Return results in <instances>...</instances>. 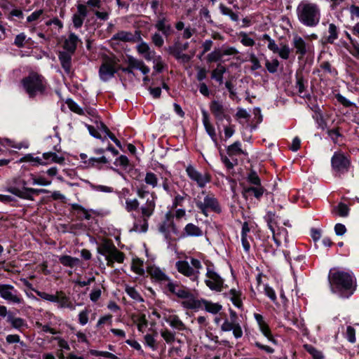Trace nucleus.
<instances>
[{
	"mask_svg": "<svg viewBox=\"0 0 359 359\" xmlns=\"http://www.w3.org/2000/svg\"><path fill=\"white\" fill-rule=\"evenodd\" d=\"M329 283L332 292L342 298H348L355 290L353 277L352 273L348 271L331 269L329 274Z\"/></svg>",
	"mask_w": 359,
	"mask_h": 359,
	"instance_id": "1",
	"label": "nucleus"
},
{
	"mask_svg": "<svg viewBox=\"0 0 359 359\" xmlns=\"http://www.w3.org/2000/svg\"><path fill=\"white\" fill-rule=\"evenodd\" d=\"M137 195L140 198H146V202L140 207V216L132 213L134 218L133 226L131 231L137 233H145L148 229V219L154 214L156 208V196L148 192L138 190Z\"/></svg>",
	"mask_w": 359,
	"mask_h": 359,
	"instance_id": "2",
	"label": "nucleus"
},
{
	"mask_svg": "<svg viewBox=\"0 0 359 359\" xmlns=\"http://www.w3.org/2000/svg\"><path fill=\"white\" fill-rule=\"evenodd\" d=\"M296 13L299 22L307 27H315L320 21L321 11L319 5L309 0H302L299 3Z\"/></svg>",
	"mask_w": 359,
	"mask_h": 359,
	"instance_id": "3",
	"label": "nucleus"
},
{
	"mask_svg": "<svg viewBox=\"0 0 359 359\" xmlns=\"http://www.w3.org/2000/svg\"><path fill=\"white\" fill-rule=\"evenodd\" d=\"M29 185H32V180L29 178L28 175L27 180H20L19 183H16L15 185L8 187L7 188V191L22 199L29 201H34V194L49 193L48 189L29 188L27 187Z\"/></svg>",
	"mask_w": 359,
	"mask_h": 359,
	"instance_id": "4",
	"label": "nucleus"
},
{
	"mask_svg": "<svg viewBox=\"0 0 359 359\" xmlns=\"http://www.w3.org/2000/svg\"><path fill=\"white\" fill-rule=\"evenodd\" d=\"M175 267L180 273L198 284L200 271L203 268L200 260L194 257L186 260H179L175 263Z\"/></svg>",
	"mask_w": 359,
	"mask_h": 359,
	"instance_id": "5",
	"label": "nucleus"
},
{
	"mask_svg": "<svg viewBox=\"0 0 359 359\" xmlns=\"http://www.w3.org/2000/svg\"><path fill=\"white\" fill-rule=\"evenodd\" d=\"M22 83L29 97L43 95L47 88V83L44 78L36 74H32L25 77Z\"/></svg>",
	"mask_w": 359,
	"mask_h": 359,
	"instance_id": "6",
	"label": "nucleus"
},
{
	"mask_svg": "<svg viewBox=\"0 0 359 359\" xmlns=\"http://www.w3.org/2000/svg\"><path fill=\"white\" fill-rule=\"evenodd\" d=\"M119 60L114 55H104L99 69V77L104 81L111 79L119 70Z\"/></svg>",
	"mask_w": 359,
	"mask_h": 359,
	"instance_id": "7",
	"label": "nucleus"
},
{
	"mask_svg": "<svg viewBox=\"0 0 359 359\" xmlns=\"http://www.w3.org/2000/svg\"><path fill=\"white\" fill-rule=\"evenodd\" d=\"M98 252L105 257L109 266H112L114 262L122 263L124 260L123 253L118 250L111 242H103L98 248Z\"/></svg>",
	"mask_w": 359,
	"mask_h": 359,
	"instance_id": "8",
	"label": "nucleus"
},
{
	"mask_svg": "<svg viewBox=\"0 0 359 359\" xmlns=\"http://www.w3.org/2000/svg\"><path fill=\"white\" fill-rule=\"evenodd\" d=\"M221 330L223 332L232 331L236 339L242 337L243 330L236 311L231 309H229V318L224 320L221 325Z\"/></svg>",
	"mask_w": 359,
	"mask_h": 359,
	"instance_id": "9",
	"label": "nucleus"
},
{
	"mask_svg": "<svg viewBox=\"0 0 359 359\" xmlns=\"http://www.w3.org/2000/svg\"><path fill=\"white\" fill-rule=\"evenodd\" d=\"M265 219L267 222L268 226L273 234V239L277 246H280L283 241L287 242V231L284 227H280L276 225L275 222V215H266Z\"/></svg>",
	"mask_w": 359,
	"mask_h": 359,
	"instance_id": "10",
	"label": "nucleus"
},
{
	"mask_svg": "<svg viewBox=\"0 0 359 359\" xmlns=\"http://www.w3.org/2000/svg\"><path fill=\"white\" fill-rule=\"evenodd\" d=\"M127 67H120L123 72L127 74L134 75V70H139L142 74H148L150 72V68L142 60L137 59L132 55H128L126 60Z\"/></svg>",
	"mask_w": 359,
	"mask_h": 359,
	"instance_id": "11",
	"label": "nucleus"
},
{
	"mask_svg": "<svg viewBox=\"0 0 359 359\" xmlns=\"http://www.w3.org/2000/svg\"><path fill=\"white\" fill-rule=\"evenodd\" d=\"M186 172L189 178L195 182L199 188H204L211 180V176L209 173L199 172L191 164H189L186 167Z\"/></svg>",
	"mask_w": 359,
	"mask_h": 359,
	"instance_id": "12",
	"label": "nucleus"
},
{
	"mask_svg": "<svg viewBox=\"0 0 359 359\" xmlns=\"http://www.w3.org/2000/svg\"><path fill=\"white\" fill-rule=\"evenodd\" d=\"M196 206L205 216L208 215V212L210 210L215 212H221V208L217 199L211 194L206 195L203 201H198Z\"/></svg>",
	"mask_w": 359,
	"mask_h": 359,
	"instance_id": "13",
	"label": "nucleus"
},
{
	"mask_svg": "<svg viewBox=\"0 0 359 359\" xmlns=\"http://www.w3.org/2000/svg\"><path fill=\"white\" fill-rule=\"evenodd\" d=\"M0 297L8 302L13 304H23L24 300L18 290L8 284H0Z\"/></svg>",
	"mask_w": 359,
	"mask_h": 359,
	"instance_id": "14",
	"label": "nucleus"
},
{
	"mask_svg": "<svg viewBox=\"0 0 359 359\" xmlns=\"http://www.w3.org/2000/svg\"><path fill=\"white\" fill-rule=\"evenodd\" d=\"M205 285L213 291L221 292L224 285V279L212 267H207Z\"/></svg>",
	"mask_w": 359,
	"mask_h": 359,
	"instance_id": "15",
	"label": "nucleus"
},
{
	"mask_svg": "<svg viewBox=\"0 0 359 359\" xmlns=\"http://www.w3.org/2000/svg\"><path fill=\"white\" fill-rule=\"evenodd\" d=\"M331 163L334 170L339 175L348 172L351 166L350 160L341 153H334Z\"/></svg>",
	"mask_w": 359,
	"mask_h": 359,
	"instance_id": "16",
	"label": "nucleus"
},
{
	"mask_svg": "<svg viewBox=\"0 0 359 359\" xmlns=\"http://www.w3.org/2000/svg\"><path fill=\"white\" fill-rule=\"evenodd\" d=\"M292 45L299 60L302 59L311 50V46L308 44L302 37L297 34L293 36Z\"/></svg>",
	"mask_w": 359,
	"mask_h": 359,
	"instance_id": "17",
	"label": "nucleus"
},
{
	"mask_svg": "<svg viewBox=\"0 0 359 359\" xmlns=\"http://www.w3.org/2000/svg\"><path fill=\"white\" fill-rule=\"evenodd\" d=\"M210 109L218 121H222L224 119L229 120L230 118V116L227 114V107L219 101H212L210 103Z\"/></svg>",
	"mask_w": 359,
	"mask_h": 359,
	"instance_id": "18",
	"label": "nucleus"
},
{
	"mask_svg": "<svg viewBox=\"0 0 359 359\" xmlns=\"http://www.w3.org/2000/svg\"><path fill=\"white\" fill-rule=\"evenodd\" d=\"M254 318L259 326V331L262 334L271 342L274 344H277V341L274 339L271 332L268 323L265 321L262 315L259 313H254Z\"/></svg>",
	"mask_w": 359,
	"mask_h": 359,
	"instance_id": "19",
	"label": "nucleus"
},
{
	"mask_svg": "<svg viewBox=\"0 0 359 359\" xmlns=\"http://www.w3.org/2000/svg\"><path fill=\"white\" fill-rule=\"evenodd\" d=\"M140 43L136 46L138 54L142 56L147 61H151L156 55L154 50L151 49L149 45L144 41L142 39L137 40Z\"/></svg>",
	"mask_w": 359,
	"mask_h": 359,
	"instance_id": "20",
	"label": "nucleus"
},
{
	"mask_svg": "<svg viewBox=\"0 0 359 359\" xmlns=\"http://www.w3.org/2000/svg\"><path fill=\"white\" fill-rule=\"evenodd\" d=\"M155 27L165 36H169L172 32L171 25L168 23V20L164 13L157 15Z\"/></svg>",
	"mask_w": 359,
	"mask_h": 359,
	"instance_id": "21",
	"label": "nucleus"
},
{
	"mask_svg": "<svg viewBox=\"0 0 359 359\" xmlns=\"http://www.w3.org/2000/svg\"><path fill=\"white\" fill-rule=\"evenodd\" d=\"M147 273L149 274L152 280L159 283L161 285H163L166 280H168L169 278L163 271L156 266H149L147 268Z\"/></svg>",
	"mask_w": 359,
	"mask_h": 359,
	"instance_id": "22",
	"label": "nucleus"
},
{
	"mask_svg": "<svg viewBox=\"0 0 359 359\" xmlns=\"http://www.w3.org/2000/svg\"><path fill=\"white\" fill-rule=\"evenodd\" d=\"M54 303H57L60 309H69L73 311L76 308L70 298L62 291L56 292L55 302Z\"/></svg>",
	"mask_w": 359,
	"mask_h": 359,
	"instance_id": "23",
	"label": "nucleus"
},
{
	"mask_svg": "<svg viewBox=\"0 0 359 359\" xmlns=\"http://www.w3.org/2000/svg\"><path fill=\"white\" fill-rule=\"evenodd\" d=\"M202 121L207 133L214 142L215 144L217 145V140L215 128L210 123L209 115L205 109L202 110Z\"/></svg>",
	"mask_w": 359,
	"mask_h": 359,
	"instance_id": "24",
	"label": "nucleus"
},
{
	"mask_svg": "<svg viewBox=\"0 0 359 359\" xmlns=\"http://www.w3.org/2000/svg\"><path fill=\"white\" fill-rule=\"evenodd\" d=\"M113 39L119 40L124 42L132 41L135 42L137 40L141 39L140 32L136 31L135 34L130 32L121 31L114 35Z\"/></svg>",
	"mask_w": 359,
	"mask_h": 359,
	"instance_id": "25",
	"label": "nucleus"
},
{
	"mask_svg": "<svg viewBox=\"0 0 359 359\" xmlns=\"http://www.w3.org/2000/svg\"><path fill=\"white\" fill-rule=\"evenodd\" d=\"M79 41L80 39L79 36L74 33L71 32L65 39L62 47L65 50L74 53Z\"/></svg>",
	"mask_w": 359,
	"mask_h": 359,
	"instance_id": "26",
	"label": "nucleus"
},
{
	"mask_svg": "<svg viewBox=\"0 0 359 359\" xmlns=\"http://www.w3.org/2000/svg\"><path fill=\"white\" fill-rule=\"evenodd\" d=\"M232 304L238 309H243V294L240 290L232 288L227 294Z\"/></svg>",
	"mask_w": 359,
	"mask_h": 359,
	"instance_id": "27",
	"label": "nucleus"
},
{
	"mask_svg": "<svg viewBox=\"0 0 359 359\" xmlns=\"http://www.w3.org/2000/svg\"><path fill=\"white\" fill-rule=\"evenodd\" d=\"M181 304L187 309L196 310L201 308V300L196 299L191 293L182 301Z\"/></svg>",
	"mask_w": 359,
	"mask_h": 359,
	"instance_id": "28",
	"label": "nucleus"
},
{
	"mask_svg": "<svg viewBox=\"0 0 359 359\" xmlns=\"http://www.w3.org/2000/svg\"><path fill=\"white\" fill-rule=\"evenodd\" d=\"M74 53L67 50H62L59 53L58 57L62 68L67 73L70 72L72 56Z\"/></svg>",
	"mask_w": 359,
	"mask_h": 359,
	"instance_id": "29",
	"label": "nucleus"
},
{
	"mask_svg": "<svg viewBox=\"0 0 359 359\" xmlns=\"http://www.w3.org/2000/svg\"><path fill=\"white\" fill-rule=\"evenodd\" d=\"M165 320L173 329H175L178 331H183L187 330L186 325L177 315H169L165 318Z\"/></svg>",
	"mask_w": 359,
	"mask_h": 359,
	"instance_id": "30",
	"label": "nucleus"
},
{
	"mask_svg": "<svg viewBox=\"0 0 359 359\" xmlns=\"http://www.w3.org/2000/svg\"><path fill=\"white\" fill-rule=\"evenodd\" d=\"M222 305L218 303H213L205 299H201V308L207 312L216 314L222 310Z\"/></svg>",
	"mask_w": 359,
	"mask_h": 359,
	"instance_id": "31",
	"label": "nucleus"
},
{
	"mask_svg": "<svg viewBox=\"0 0 359 359\" xmlns=\"http://www.w3.org/2000/svg\"><path fill=\"white\" fill-rule=\"evenodd\" d=\"M184 231L186 236L199 237L203 235V231L198 226L192 223L187 224L184 227Z\"/></svg>",
	"mask_w": 359,
	"mask_h": 359,
	"instance_id": "32",
	"label": "nucleus"
},
{
	"mask_svg": "<svg viewBox=\"0 0 359 359\" xmlns=\"http://www.w3.org/2000/svg\"><path fill=\"white\" fill-rule=\"evenodd\" d=\"M29 177L32 180V184L33 186L39 185L46 187L50 185L52 183L50 180H48L43 176L37 175L34 173H29Z\"/></svg>",
	"mask_w": 359,
	"mask_h": 359,
	"instance_id": "33",
	"label": "nucleus"
},
{
	"mask_svg": "<svg viewBox=\"0 0 359 359\" xmlns=\"http://www.w3.org/2000/svg\"><path fill=\"white\" fill-rule=\"evenodd\" d=\"M347 36L350 40V45L345 46V48L353 57L359 58V43L355 39H352L348 33Z\"/></svg>",
	"mask_w": 359,
	"mask_h": 359,
	"instance_id": "34",
	"label": "nucleus"
},
{
	"mask_svg": "<svg viewBox=\"0 0 359 359\" xmlns=\"http://www.w3.org/2000/svg\"><path fill=\"white\" fill-rule=\"evenodd\" d=\"M59 262L65 266L73 268L80 263L79 258L69 255H62L59 257Z\"/></svg>",
	"mask_w": 359,
	"mask_h": 359,
	"instance_id": "35",
	"label": "nucleus"
},
{
	"mask_svg": "<svg viewBox=\"0 0 359 359\" xmlns=\"http://www.w3.org/2000/svg\"><path fill=\"white\" fill-rule=\"evenodd\" d=\"M107 163L108 161L104 156H101L100 158L90 157L88 161H84V168H89L96 167L100 164H105Z\"/></svg>",
	"mask_w": 359,
	"mask_h": 359,
	"instance_id": "36",
	"label": "nucleus"
},
{
	"mask_svg": "<svg viewBox=\"0 0 359 359\" xmlns=\"http://www.w3.org/2000/svg\"><path fill=\"white\" fill-rule=\"evenodd\" d=\"M7 320L11 323L12 327L16 330H20L22 327H27L26 321L21 318H15L11 315L8 316Z\"/></svg>",
	"mask_w": 359,
	"mask_h": 359,
	"instance_id": "37",
	"label": "nucleus"
},
{
	"mask_svg": "<svg viewBox=\"0 0 359 359\" xmlns=\"http://www.w3.org/2000/svg\"><path fill=\"white\" fill-rule=\"evenodd\" d=\"M126 294L133 300L137 302H144V299L141 296L140 293L134 287L126 285L125 288Z\"/></svg>",
	"mask_w": 359,
	"mask_h": 359,
	"instance_id": "38",
	"label": "nucleus"
},
{
	"mask_svg": "<svg viewBox=\"0 0 359 359\" xmlns=\"http://www.w3.org/2000/svg\"><path fill=\"white\" fill-rule=\"evenodd\" d=\"M140 206V203L137 198H128L125 201V209L128 212L134 213Z\"/></svg>",
	"mask_w": 359,
	"mask_h": 359,
	"instance_id": "39",
	"label": "nucleus"
},
{
	"mask_svg": "<svg viewBox=\"0 0 359 359\" xmlns=\"http://www.w3.org/2000/svg\"><path fill=\"white\" fill-rule=\"evenodd\" d=\"M299 95L303 98H308L310 95L306 90L304 80L302 78H298L296 83Z\"/></svg>",
	"mask_w": 359,
	"mask_h": 359,
	"instance_id": "40",
	"label": "nucleus"
},
{
	"mask_svg": "<svg viewBox=\"0 0 359 359\" xmlns=\"http://www.w3.org/2000/svg\"><path fill=\"white\" fill-rule=\"evenodd\" d=\"M304 348L312 356L313 359H323V353L311 344H304Z\"/></svg>",
	"mask_w": 359,
	"mask_h": 359,
	"instance_id": "41",
	"label": "nucleus"
},
{
	"mask_svg": "<svg viewBox=\"0 0 359 359\" xmlns=\"http://www.w3.org/2000/svg\"><path fill=\"white\" fill-rule=\"evenodd\" d=\"M328 33L329 35L327 38V41L330 43H333L338 38V27L334 24L330 23L328 27Z\"/></svg>",
	"mask_w": 359,
	"mask_h": 359,
	"instance_id": "42",
	"label": "nucleus"
},
{
	"mask_svg": "<svg viewBox=\"0 0 359 359\" xmlns=\"http://www.w3.org/2000/svg\"><path fill=\"white\" fill-rule=\"evenodd\" d=\"M220 13L224 15H228L231 18L232 21L237 22L239 20L238 15L233 12V11L224 6V4H221L219 6Z\"/></svg>",
	"mask_w": 359,
	"mask_h": 359,
	"instance_id": "43",
	"label": "nucleus"
},
{
	"mask_svg": "<svg viewBox=\"0 0 359 359\" xmlns=\"http://www.w3.org/2000/svg\"><path fill=\"white\" fill-rule=\"evenodd\" d=\"M225 72L226 68L221 65H218L217 68L212 72V78L215 79L217 81L222 83L223 81V75Z\"/></svg>",
	"mask_w": 359,
	"mask_h": 359,
	"instance_id": "44",
	"label": "nucleus"
},
{
	"mask_svg": "<svg viewBox=\"0 0 359 359\" xmlns=\"http://www.w3.org/2000/svg\"><path fill=\"white\" fill-rule=\"evenodd\" d=\"M163 286L169 292L174 294H176L177 290H179L180 287H181L176 281H173L170 278H168V280H166V282L163 285Z\"/></svg>",
	"mask_w": 359,
	"mask_h": 359,
	"instance_id": "45",
	"label": "nucleus"
},
{
	"mask_svg": "<svg viewBox=\"0 0 359 359\" xmlns=\"http://www.w3.org/2000/svg\"><path fill=\"white\" fill-rule=\"evenodd\" d=\"M163 286L169 292L174 294H176L177 290H179L180 287H181L176 281H173L170 278H168V280H166V282L163 285Z\"/></svg>",
	"mask_w": 359,
	"mask_h": 359,
	"instance_id": "46",
	"label": "nucleus"
},
{
	"mask_svg": "<svg viewBox=\"0 0 359 359\" xmlns=\"http://www.w3.org/2000/svg\"><path fill=\"white\" fill-rule=\"evenodd\" d=\"M134 322L136 323L137 330L140 332H144L145 328L147 327V320L144 315H140L134 318Z\"/></svg>",
	"mask_w": 359,
	"mask_h": 359,
	"instance_id": "47",
	"label": "nucleus"
},
{
	"mask_svg": "<svg viewBox=\"0 0 359 359\" xmlns=\"http://www.w3.org/2000/svg\"><path fill=\"white\" fill-rule=\"evenodd\" d=\"M242 153L243 150L241 149V144L240 142H235L227 148V154L230 156L241 154Z\"/></svg>",
	"mask_w": 359,
	"mask_h": 359,
	"instance_id": "48",
	"label": "nucleus"
},
{
	"mask_svg": "<svg viewBox=\"0 0 359 359\" xmlns=\"http://www.w3.org/2000/svg\"><path fill=\"white\" fill-rule=\"evenodd\" d=\"M245 193L252 194L255 198H259L264 194V189L261 185L248 187L245 189Z\"/></svg>",
	"mask_w": 359,
	"mask_h": 359,
	"instance_id": "49",
	"label": "nucleus"
},
{
	"mask_svg": "<svg viewBox=\"0 0 359 359\" xmlns=\"http://www.w3.org/2000/svg\"><path fill=\"white\" fill-rule=\"evenodd\" d=\"M90 188L97 192H103V193H112L114 191V189L111 187L105 186V185H96L90 182H87Z\"/></svg>",
	"mask_w": 359,
	"mask_h": 359,
	"instance_id": "50",
	"label": "nucleus"
},
{
	"mask_svg": "<svg viewBox=\"0 0 359 359\" xmlns=\"http://www.w3.org/2000/svg\"><path fill=\"white\" fill-rule=\"evenodd\" d=\"M144 182L147 184L150 185L154 188L158 185L157 176L151 172H148L145 175Z\"/></svg>",
	"mask_w": 359,
	"mask_h": 359,
	"instance_id": "51",
	"label": "nucleus"
},
{
	"mask_svg": "<svg viewBox=\"0 0 359 359\" xmlns=\"http://www.w3.org/2000/svg\"><path fill=\"white\" fill-rule=\"evenodd\" d=\"M344 336L350 343L353 344L356 341L355 330L351 325L346 327V331L344 332Z\"/></svg>",
	"mask_w": 359,
	"mask_h": 359,
	"instance_id": "52",
	"label": "nucleus"
},
{
	"mask_svg": "<svg viewBox=\"0 0 359 359\" xmlns=\"http://www.w3.org/2000/svg\"><path fill=\"white\" fill-rule=\"evenodd\" d=\"M263 40H266L268 41L267 47L271 50L273 53H276L278 51V48L280 46L276 44V41L272 39L269 34H264L262 36Z\"/></svg>",
	"mask_w": 359,
	"mask_h": 359,
	"instance_id": "53",
	"label": "nucleus"
},
{
	"mask_svg": "<svg viewBox=\"0 0 359 359\" xmlns=\"http://www.w3.org/2000/svg\"><path fill=\"white\" fill-rule=\"evenodd\" d=\"M161 335L168 344H172L175 340V334L168 329L161 330Z\"/></svg>",
	"mask_w": 359,
	"mask_h": 359,
	"instance_id": "54",
	"label": "nucleus"
},
{
	"mask_svg": "<svg viewBox=\"0 0 359 359\" xmlns=\"http://www.w3.org/2000/svg\"><path fill=\"white\" fill-rule=\"evenodd\" d=\"M151 61L154 64V69L157 72H161L164 67V64L161 56L155 55Z\"/></svg>",
	"mask_w": 359,
	"mask_h": 359,
	"instance_id": "55",
	"label": "nucleus"
},
{
	"mask_svg": "<svg viewBox=\"0 0 359 359\" xmlns=\"http://www.w3.org/2000/svg\"><path fill=\"white\" fill-rule=\"evenodd\" d=\"M241 43L247 47H252L255 44L253 39L250 38L245 32H241Z\"/></svg>",
	"mask_w": 359,
	"mask_h": 359,
	"instance_id": "56",
	"label": "nucleus"
},
{
	"mask_svg": "<svg viewBox=\"0 0 359 359\" xmlns=\"http://www.w3.org/2000/svg\"><path fill=\"white\" fill-rule=\"evenodd\" d=\"M276 53H278L282 59L287 60L290 54V48L286 44H281Z\"/></svg>",
	"mask_w": 359,
	"mask_h": 359,
	"instance_id": "57",
	"label": "nucleus"
},
{
	"mask_svg": "<svg viewBox=\"0 0 359 359\" xmlns=\"http://www.w3.org/2000/svg\"><path fill=\"white\" fill-rule=\"evenodd\" d=\"M222 60L221 50H215L210 53L207 56L208 62H217Z\"/></svg>",
	"mask_w": 359,
	"mask_h": 359,
	"instance_id": "58",
	"label": "nucleus"
},
{
	"mask_svg": "<svg viewBox=\"0 0 359 359\" xmlns=\"http://www.w3.org/2000/svg\"><path fill=\"white\" fill-rule=\"evenodd\" d=\"M90 310L88 309H85L83 311H80L79 313V323L81 325H85L88 322V316L90 313Z\"/></svg>",
	"mask_w": 359,
	"mask_h": 359,
	"instance_id": "59",
	"label": "nucleus"
},
{
	"mask_svg": "<svg viewBox=\"0 0 359 359\" xmlns=\"http://www.w3.org/2000/svg\"><path fill=\"white\" fill-rule=\"evenodd\" d=\"M266 68L270 73H275L278 70L279 62L277 59H273L271 61L267 60L266 62Z\"/></svg>",
	"mask_w": 359,
	"mask_h": 359,
	"instance_id": "60",
	"label": "nucleus"
},
{
	"mask_svg": "<svg viewBox=\"0 0 359 359\" xmlns=\"http://www.w3.org/2000/svg\"><path fill=\"white\" fill-rule=\"evenodd\" d=\"M145 344L151 348L153 351L156 350V341L154 337L151 334H147L144 336Z\"/></svg>",
	"mask_w": 359,
	"mask_h": 359,
	"instance_id": "61",
	"label": "nucleus"
},
{
	"mask_svg": "<svg viewBox=\"0 0 359 359\" xmlns=\"http://www.w3.org/2000/svg\"><path fill=\"white\" fill-rule=\"evenodd\" d=\"M67 104L70 109L71 111L78 114H83L84 111L83 110L72 100H68L67 101Z\"/></svg>",
	"mask_w": 359,
	"mask_h": 359,
	"instance_id": "62",
	"label": "nucleus"
},
{
	"mask_svg": "<svg viewBox=\"0 0 359 359\" xmlns=\"http://www.w3.org/2000/svg\"><path fill=\"white\" fill-rule=\"evenodd\" d=\"M335 211L341 217H346L348 214L349 208L344 203H339L336 208Z\"/></svg>",
	"mask_w": 359,
	"mask_h": 359,
	"instance_id": "63",
	"label": "nucleus"
},
{
	"mask_svg": "<svg viewBox=\"0 0 359 359\" xmlns=\"http://www.w3.org/2000/svg\"><path fill=\"white\" fill-rule=\"evenodd\" d=\"M248 181L256 186L261 185L260 184V179L257 174L255 171H251L248 176Z\"/></svg>",
	"mask_w": 359,
	"mask_h": 359,
	"instance_id": "64",
	"label": "nucleus"
}]
</instances>
